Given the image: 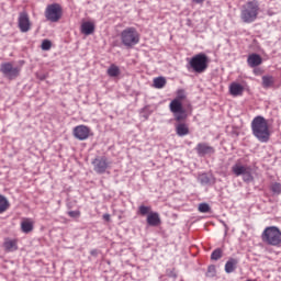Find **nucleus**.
Returning <instances> with one entry per match:
<instances>
[{
    "label": "nucleus",
    "instance_id": "obj_16",
    "mask_svg": "<svg viewBox=\"0 0 281 281\" xmlns=\"http://www.w3.org/2000/svg\"><path fill=\"white\" fill-rule=\"evenodd\" d=\"M251 169V167L247 165H243L240 162H236L232 167V172L235 177H243L246 172H248Z\"/></svg>",
    "mask_w": 281,
    "mask_h": 281
},
{
    "label": "nucleus",
    "instance_id": "obj_15",
    "mask_svg": "<svg viewBox=\"0 0 281 281\" xmlns=\"http://www.w3.org/2000/svg\"><path fill=\"white\" fill-rule=\"evenodd\" d=\"M23 234H32L34 232V220L24 217L20 224Z\"/></svg>",
    "mask_w": 281,
    "mask_h": 281
},
{
    "label": "nucleus",
    "instance_id": "obj_18",
    "mask_svg": "<svg viewBox=\"0 0 281 281\" xmlns=\"http://www.w3.org/2000/svg\"><path fill=\"white\" fill-rule=\"evenodd\" d=\"M245 92V87L238 82H232L229 85V93L234 98H238V95H243Z\"/></svg>",
    "mask_w": 281,
    "mask_h": 281
},
{
    "label": "nucleus",
    "instance_id": "obj_33",
    "mask_svg": "<svg viewBox=\"0 0 281 281\" xmlns=\"http://www.w3.org/2000/svg\"><path fill=\"white\" fill-rule=\"evenodd\" d=\"M68 216H70V218H80V211H69Z\"/></svg>",
    "mask_w": 281,
    "mask_h": 281
},
{
    "label": "nucleus",
    "instance_id": "obj_34",
    "mask_svg": "<svg viewBox=\"0 0 281 281\" xmlns=\"http://www.w3.org/2000/svg\"><path fill=\"white\" fill-rule=\"evenodd\" d=\"M192 2L202 5V3H205V0H192Z\"/></svg>",
    "mask_w": 281,
    "mask_h": 281
},
{
    "label": "nucleus",
    "instance_id": "obj_2",
    "mask_svg": "<svg viewBox=\"0 0 281 281\" xmlns=\"http://www.w3.org/2000/svg\"><path fill=\"white\" fill-rule=\"evenodd\" d=\"M176 94L177 97L169 103V110L173 114L176 122H183V120H188V112L183 109L182 100H186L188 95L183 89H178Z\"/></svg>",
    "mask_w": 281,
    "mask_h": 281
},
{
    "label": "nucleus",
    "instance_id": "obj_20",
    "mask_svg": "<svg viewBox=\"0 0 281 281\" xmlns=\"http://www.w3.org/2000/svg\"><path fill=\"white\" fill-rule=\"evenodd\" d=\"M95 32V24L93 22H83L81 24V34L89 36Z\"/></svg>",
    "mask_w": 281,
    "mask_h": 281
},
{
    "label": "nucleus",
    "instance_id": "obj_28",
    "mask_svg": "<svg viewBox=\"0 0 281 281\" xmlns=\"http://www.w3.org/2000/svg\"><path fill=\"white\" fill-rule=\"evenodd\" d=\"M243 181H245V183H251V181H254V175H251V168L244 173Z\"/></svg>",
    "mask_w": 281,
    "mask_h": 281
},
{
    "label": "nucleus",
    "instance_id": "obj_6",
    "mask_svg": "<svg viewBox=\"0 0 281 281\" xmlns=\"http://www.w3.org/2000/svg\"><path fill=\"white\" fill-rule=\"evenodd\" d=\"M140 38L139 32L133 26L126 27L121 32V42L128 49L138 45Z\"/></svg>",
    "mask_w": 281,
    "mask_h": 281
},
{
    "label": "nucleus",
    "instance_id": "obj_12",
    "mask_svg": "<svg viewBox=\"0 0 281 281\" xmlns=\"http://www.w3.org/2000/svg\"><path fill=\"white\" fill-rule=\"evenodd\" d=\"M2 247L7 254L19 251V239L7 237L2 244Z\"/></svg>",
    "mask_w": 281,
    "mask_h": 281
},
{
    "label": "nucleus",
    "instance_id": "obj_26",
    "mask_svg": "<svg viewBox=\"0 0 281 281\" xmlns=\"http://www.w3.org/2000/svg\"><path fill=\"white\" fill-rule=\"evenodd\" d=\"M151 210H153V207H150V206L140 205L138 207V214H140V216H146V214H147V216H148V214H150V212H153Z\"/></svg>",
    "mask_w": 281,
    "mask_h": 281
},
{
    "label": "nucleus",
    "instance_id": "obj_35",
    "mask_svg": "<svg viewBox=\"0 0 281 281\" xmlns=\"http://www.w3.org/2000/svg\"><path fill=\"white\" fill-rule=\"evenodd\" d=\"M103 218H104V221H108V222H109V221H111V215L104 214V215H103Z\"/></svg>",
    "mask_w": 281,
    "mask_h": 281
},
{
    "label": "nucleus",
    "instance_id": "obj_10",
    "mask_svg": "<svg viewBox=\"0 0 281 281\" xmlns=\"http://www.w3.org/2000/svg\"><path fill=\"white\" fill-rule=\"evenodd\" d=\"M92 166L97 175H104V172L109 170L111 162H109V159L105 156H102L92 160Z\"/></svg>",
    "mask_w": 281,
    "mask_h": 281
},
{
    "label": "nucleus",
    "instance_id": "obj_32",
    "mask_svg": "<svg viewBox=\"0 0 281 281\" xmlns=\"http://www.w3.org/2000/svg\"><path fill=\"white\" fill-rule=\"evenodd\" d=\"M206 276L209 278H214V276H216V266H209Z\"/></svg>",
    "mask_w": 281,
    "mask_h": 281
},
{
    "label": "nucleus",
    "instance_id": "obj_24",
    "mask_svg": "<svg viewBox=\"0 0 281 281\" xmlns=\"http://www.w3.org/2000/svg\"><path fill=\"white\" fill-rule=\"evenodd\" d=\"M108 76H110V78H117V76H120V67L112 64L108 69Z\"/></svg>",
    "mask_w": 281,
    "mask_h": 281
},
{
    "label": "nucleus",
    "instance_id": "obj_8",
    "mask_svg": "<svg viewBox=\"0 0 281 281\" xmlns=\"http://www.w3.org/2000/svg\"><path fill=\"white\" fill-rule=\"evenodd\" d=\"M0 71L8 80H16L21 76V68L14 67L12 63H3L0 66Z\"/></svg>",
    "mask_w": 281,
    "mask_h": 281
},
{
    "label": "nucleus",
    "instance_id": "obj_5",
    "mask_svg": "<svg viewBox=\"0 0 281 281\" xmlns=\"http://www.w3.org/2000/svg\"><path fill=\"white\" fill-rule=\"evenodd\" d=\"M261 240L271 247H280L281 245V231L277 226H268L261 234Z\"/></svg>",
    "mask_w": 281,
    "mask_h": 281
},
{
    "label": "nucleus",
    "instance_id": "obj_25",
    "mask_svg": "<svg viewBox=\"0 0 281 281\" xmlns=\"http://www.w3.org/2000/svg\"><path fill=\"white\" fill-rule=\"evenodd\" d=\"M274 82H276V79H273L272 76H263L262 77V87L265 89H269V87H273Z\"/></svg>",
    "mask_w": 281,
    "mask_h": 281
},
{
    "label": "nucleus",
    "instance_id": "obj_17",
    "mask_svg": "<svg viewBox=\"0 0 281 281\" xmlns=\"http://www.w3.org/2000/svg\"><path fill=\"white\" fill-rule=\"evenodd\" d=\"M147 224L150 227H159V225H161V217L159 216V213L150 212L147 215Z\"/></svg>",
    "mask_w": 281,
    "mask_h": 281
},
{
    "label": "nucleus",
    "instance_id": "obj_7",
    "mask_svg": "<svg viewBox=\"0 0 281 281\" xmlns=\"http://www.w3.org/2000/svg\"><path fill=\"white\" fill-rule=\"evenodd\" d=\"M45 19L50 23H58L63 19V5L58 3L48 4L45 9Z\"/></svg>",
    "mask_w": 281,
    "mask_h": 281
},
{
    "label": "nucleus",
    "instance_id": "obj_1",
    "mask_svg": "<svg viewBox=\"0 0 281 281\" xmlns=\"http://www.w3.org/2000/svg\"><path fill=\"white\" fill-rule=\"evenodd\" d=\"M251 131L254 137L261 142V144H267L271 139V130L269 128V121L265 116H255L251 121Z\"/></svg>",
    "mask_w": 281,
    "mask_h": 281
},
{
    "label": "nucleus",
    "instance_id": "obj_4",
    "mask_svg": "<svg viewBox=\"0 0 281 281\" xmlns=\"http://www.w3.org/2000/svg\"><path fill=\"white\" fill-rule=\"evenodd\" d=\"M210 66V58L205 53H200L188 59L187 69H192L194 74H203Z\"/></svg>",
    "mask_w": 281,
    "mask_h": 281
},
{
    "label": "nucleus",
    "instance_id": "obj_27",
    "mask_svg": "<svg viewBox=\"0 0 281 281\" xmlns=\"http://www.w3.org/2000/svg\"><path fill=\"white\" fill-rule=\"evenodd\" d=\"M223 258V250L221 248L215 249L211 254V260H221Z\"/></svg>",
    "mask_w": 281,
    "mask_h": 281
},
{
    "label": "nucleus",
    "instance_id": "obj_23",
    "mask_svg": "<svg viewBox=\"0 0 281 281\" xmlns=\"http://www.w3.org/2000/svg\"><path fill=\"white\" fill-rule=\"evenodd\" d=\"M155 89H164L167 85L166 77H156L153 80Z\"/></svg>",
    "mask_w": 281,
    "mask_h": 281
},
{
    "label": "nucleus",
    "instance_id": "obj_22",
    "mask_svg": "<svg viewBox=\"0 0 281 281\" xmlns=\"http://www.w3.org/2000/svg\"><path fill=\"white\" fill-rule=\"evenodd\" d=\"M8 210H10V201L7 196L0 195V214L8 212Z\"/></svg>",
    "mask_w": 281,
    "mask_h": 281
},
{
    "label": "nucleus",
    "instance_id": "obj_3",
    "mask_svg": "<svg viewBox=\"0 0 281 281\" xmlns=\"http://www.w3.org/2000/svg\"><path fill=\"white\" fill-rule=\"evenodd\" d=\"M260 14V4L256 1L246 2L240 10V19L243 23H254Z\"/></svg>",
    "mask_w": 281,
    "mask_h": 281
},
{
    "label": "nucleus",
    "instance_id": "obj_31",
    "mask_svg": "<svg viewBox=\"0 0 281 281\" xmlns=\"http://www.w3.org/2000/svg\"><path fill=\"white\" fill-rule=\"evenodd\" d=\"M42 49H43L44 52H49V49H52V41H49V40H44V41L42 42Z\"/></svg>",
    "mask_w": 281,
    "mask_h": 281
},
{
    "label": "nucleus",
    "instance_id": "obj_11",
    "mask_svg": "<svg viewBox=\"0 0 281 281\" xmlns=\"http://www.w3.org/2000/svg\"><path fill=\"white\" fill-rule=\"evenodd\" d=\"M72 135L79 142H85V139H89L91 137V128L87 125H78L74 127Z\"/></svg>",
    "mask_w": 281,
    "mask_h": 281
},
{
    "label": "nucleus",
    "instance_id": "obj_19",
    "mask_svg": "<svg viewBox=\"0 0 281 281\" xmlns=\"http://www.w3.org/2000/svg\"><path fill=\"white\" fill-rule=\"evenodd\" d=\"M248 66L254 67H260L262 65V57L256 53H252L247 58Z\"/></svg>",
    "mask_w": 281,
    "mask_h": 281
},
{
    "label": "nucleus",
    "instance_id": "obj_30",
    "mask_svg": "<svg viewBox=\"0 0 281 281\" xmlns=\"http://www.w3.org/2000/svg\"><path fill=\"white\" fill-rule=\"evenodd\" d=\"M198 210L202 214H207V212H210V210H211L210 209V204H207V203H200Z\"/></svg>",
    "mask_w": 281,
    "mask_h": 281
},
{
    "label": "nucleus",
    "instance_id": "obj_14",
    "mask_svg": "<svg viewBox=\"0 0 281 281\" xmlns=\"http://www.w3.org/2000/svg\"><path fill=\"white\" fill-rule=\"evenodd\" d=\"M176 122H178L175 125L176 134L178 135V137H186V135H190V125H188V123L181 121Z\"/></svg>",
    "mask_w": 281,
    "mask_h": 281
},
{
    "label": "nucleus",
    "instance_id": "obj_21",
    "mask_svg": "<svg viewBox=\"0 0 281 281\" xmlns=\"http://www.w3.org/2000/svg\"><path fill=\"white\" fill-rule=\"evenodd\" d=\"M238 265V260L231 258L225 265L226 273H234L236 271V266Z\"/></svg>",
    "mask_w": 281,
    "mask_h": 281
},
{
    "label": "nucleus",
    "instance_id": "obj_29",
    "mask_svg": "<svg viewBox=\"0 0 281 281\" xmlns=\"http://www.w3.org/2000/svg\"><path fill=\"white\" fill-rule=\"evenodd\" d=\"M271 192L273 194H281V183L280 182H273L270 187Z\"/></svg>",
    "mask_w": 281,
    "mask_h": 281
},
{
    "label": "nucleus",
    "instance_id": "obj_9",
    "mask_svg": "<svg viewBox=\"0 0 281 281\" xmlns=\"http://www.w3.org/2000/svg\"><path fill=\"white\" fill-rule=\"evenodd\" d=\"M18 27L20 32L24 34L32 30V21H30V14L27 13V11H22L19 13Z\"/></svg>",
    "mask_w": 281,
    "mask_h": 281
},
{
    "label": "nucleus",
    "instance_id": "obj_13",
    "mask_svg": "<svg viewBox=\"0 0 281 281\" xmlns=\"http://www.w3.org/2000/svg\"><path fill=\"white\" fill-rule=\"evenodd\" d=\"M195 150L199 157H205V155H214V153H216L214 147L210 146L207 143H199L195 146Z\"/></svg>",
    "mask_w": 281,
    "mask_h": 281
}]
</instances>
